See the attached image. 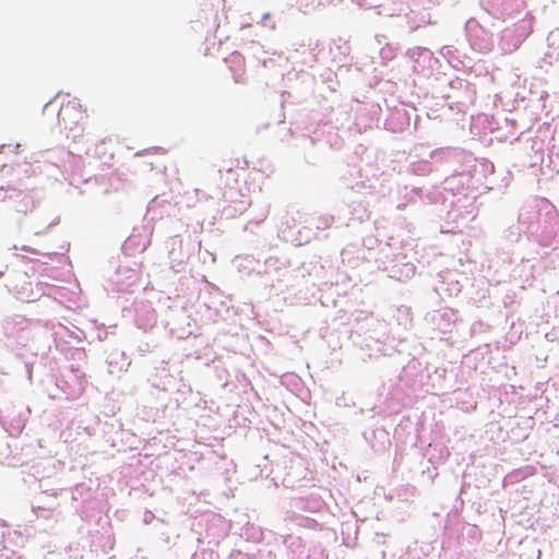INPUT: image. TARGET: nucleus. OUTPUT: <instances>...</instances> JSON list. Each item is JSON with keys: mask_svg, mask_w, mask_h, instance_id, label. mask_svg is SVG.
<instances>
[{"mask_svg": "<svg viewBox=\"0 0 559 559\" xmlns=\"http://www.w3.org/2000/svg\"><path fill=\"white\" fill-rule=\"evenodd\" d=\"M22 250L24 251H27V252H31V253H34V254H39V251L38 250H35V249H29L27 247H23Z\"/></svg>", "mask_w": 559, "mask_h": 559, "instance_id": "f03ea898", "label": "nucleus"}, {"mask_svg": "<svg viewBox=\"0 0 559 559\" xmlns=\"http://www.w3.org/2000/svg\"><path fill=\"white\" fill-rule=\"evenodd\" d=\"M83 118L84 115L81 109V105L75 100H68L62 104L58 112V122L66 130H78L80 134L84 130L82 126Z\"/></svg>", "mask_w": 559, "mask_h": 559, "instance_id": "f257e3e1", "label": "nucleus"}]
</instances>
